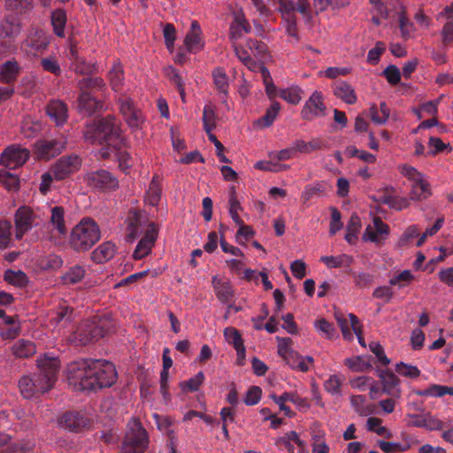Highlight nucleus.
<instances>
[{"label": "nucleus", "instance_id": "obj_1", "mask_svg": "<svg viewBox=\"0 0 453 453\" xmlns=\"http://www.w3.org/2000/svg\"><path fill=\"white\" fill-rule=\"evenodd\" d=\"M68 383L79 391H96L111 387L117 380L115 365L104 359H80L66 369Z\"/></svg>", "mask_w": 453, "mask_h": 453}, {"label": "nucleus", "instance_id": "obj_2", "mask_svg": "<svg viewBox=\"0 0 453 453\" xmlns=\"http://www.w3.org/2000/svg\"><path fill=\"white\" fill-rule=\"evenodd\" d=\"M59 371L57 358L37 359L36 371L23 375L18 381L21 395L31 399L50 391L55 385Z\"/></svg>", "mask_w": 453, "mask_h": 453}, {"label": "nucleus", "instance_id": "obj_3", "mask_svg": "<svg viewBox=\"0 0 453 453\" xmlns=\"http://www.w3.org/2000/svg\"><path fill=\"white\" fill-rule=\"evenodd\" d=\"M113 321L107 316H96L82 321L70 334L69 342L76 346H86L104 337L113 329Z\"/></svg>", "mask_w": 453, "mask_h": 453}, {"label": "nucleus", "instance_id": "obj_4", "mask_svg": "<svg viewBox=\"0 0 453 453\" xmlns=\"http://www.w3.org/2000/svg\"><path fill=\"white\" fill-rule=\"evenodd\" d=\"M120 127L112 115L96 118L88 123L83 131L84 139L91 144H103L120 137Z\"/></svg>", "mask_w": 453, "mask_h": 453}, {"label": "nucleus", "instance_id": "obj_5", "mask_svg": "<svg viewBox=\"0 0 453 453\" xmlns=\"http://www.w3.org/2000/svg\"><path fill=\"white\" fill-rule=\"evenodd\" d=\"M99 239L100 230L96 221L84 219L73 227L70 245L76 251H85L94 246Z\"/></svg>", "mask_w": 453, "mask_h": 453}, {"label": "nucleus", "instance_id": "obj_6", "mask_svg": "<svg viewBox=\"0 0 453 453\" xmlns=\"http://www.w3.org/2000/svg\"><path fill=\"white\" fill-rule=\"evenodd\" d=\"M149 443L150 439L145 428L139 421L132 420L127 424L119 453H144Z\"/></svg>", "mask_w": 453, "mask_h": 453}, {"label": "nucleus", "instance_id": "obj_7", "mask_svg": "<svg viewBox=\"0 0 453 453\" xmlns=\"http://www.w3.org/2000/svg\"><path fill=\"white\" fill-rule=\"evenodd\" d=\"M66 143L67 140L62 134L39 140L35 143V154L39 159L50 160L59 155L65 149Z\"/></svg>", "mask_w": 453, "mask_h": 453}, {"label": "nucleus", "instance_id": "obj_8", "mask_svg": "<svg viewBox=\"0 0 453 453\" xmlns=\"http://www.w3.org/2000/svg\"><path fill=\"white\" fill-rule=\"evenodd\" d=\"M118 102L119 111L128 127L135 130L141 128L144 117L142 111L135 106L134 101L128 96H121Z\"/></svg>", "mask_w": 453, "mask_h": 453}, {"label": "nucleus", "instance_id": "obj_9", "mask_svg": "<svg viewBox=\"0 0 453 453\" xmlns=\"http://www.w3.org/2000/svg\"><path fill=\"white\" fill-rule=\"evenodd\" d=\"M67 58L70 61L71 69L78 74L88 76L92 75L96 71L94 64L88 62L81 56L77 42L71 39L69 40Z\"/></svg>", "mask_w": 453, "mask_h": 453}, {"label": "nucleus", "instance_id": "obj_10", "mask_svg": "<svg viewBox=\"0 0 453 453\" xmlns=\"http://www.w3.org/2000/svg\"><path fill=\"white\" fill-rule=\"evenodd\" d=\"M87 184L96 189L114 190L119 188L118 179L109 171L100 169L88 173L85 177Z\"/></svg>", "mask_w": 453, "mask_h": 453}, {"label": "nucleus", "instance_id": "obj_11", "mask_svg": "<svg viewBox=\"0 0 453 453\" xmlns=\"http://www.w3.org/2000/svg\"><path fill=\"white\" fill-rule=\"evenodd\" d=\"M326 107L324 104L323 95L319 91H314L305 102L301 111L303 119L311 121L319 117L326 116Z\"/></svg>", "mask_w": 453, "mask_h": 453}, {"label": "nucleus", "instance_id": "obj_12", "mask_svg": "<svg viewBox=\"0 0 453 453\" xmlns=\"http://www.w3.org/2000/svg\"><path fill=\"white\" fill-rule=\"evenodd\" d=\"M81 162V158L76 154L60 157L51 167L55 179L62 180L67 178L80 169Z\"/></svg>", "mask_w": 453, "mask_h": 453}, {"label": "nucleus", "instance_id": "obj_13", "mask_svg": "<svg viewBox=\"0 0 453 453\" xmlns=\"http://www.w3.org/2000/svg\"><path fill=\"white\" fill-rule=\"evenodd\" d=\"M29 157V151L27 149L14 145L6 148L0 157V163L9 169H16L23 165Z\"/></svg>", "mask_w": 453, "mask_h": 453}, {"label": "nucleus", "instance_id": "obj_14", "mask_svg": "<svg viewBox=\"0 0 453 453\" xmlns=\"http://www.w3.org/2000/svg\"><path fill=\"white\" fill-rule=\"evenodd\" d=\"M50 44L49 36L42 29H32L27 39L24 41L23 47L27 53L36 55L44 51Z\"/></svg>", "mask_w": 453, "mask_h": 453}, {"label": "nucleus", "instance_id": "obj_15", "mask_svg": "<svg viewBox=\"0 0 453 453\" xmlns=\"http://www.w3.org/2000/svg\"><path fill=\"white\" fill-rule=\"evenodd\" d=\"M35 219L36 215L33 210L27 206H21L16 211L14 220L17 239H21L27 232L32 229Z\"/></svg>", "mask_w": 453, "mask_h": 453}, {"label": "nucleus", "instance_id": "obj_16", "mask_svg": "<svg viewBox=\"0 0 453 453\" xmlns=\"http://www.w3.org/2000/svg\"><path fill=\"white\" fill-rule=\"evenodd\" d=\"M21 30L20 22L14 20L9 24L3 25L0 28V57L9 53L13 47V38Z\"/></svg>", "mask_w": 453, "mask_h": 453}, {"label": "nucleus", "instance_id": "obj_17", "mask_svg": "<svg viewBox=\"0 0 453 453\" xmlns=\"http://www.w3.org/2000/svg\"><path fill=\"white\" fill-rule=\"evenodd\" d=\"M378 377L381 383V393L393 397H401L400 379L390 370H378Z\"/></svg>", "mask_w": 453, "mask_h": 453}, {"label": "nucleus", "instance_id": "obj_18", "mask_svg": "<svg viewBox=\"0 0 453 453\" xmlns=\"http://www.w3.org/2000/svg\"><path fill=\"white\" fill-rule=\"evenodd\" d=\"M388 234L389 226L380 217H374L373 226H366L362 238L365 242L379 244L386 240Z\"/></svg>", "mask_w": 453, "mask_h": 453}, {"label": "nucleus", "instance_id": "obj_19", "mask_svg": "<svg viewBox=\"0 0 453 453\" xmlns=\"http://www.w3.org/2000/svg\"><path fill=\"white\" fill-rule=\"evenodd\" d=\"M59 426L71 432L78 433L90 425L89 418L77 411L65 412L59 418Z\"/></svg>", "mask_w": 453, "mask_h": 453}, {"label": "nucleus", "instance_id": "obj_20", "mask_svg": "<svg viewBox=\"0 0 453 453\" xmlns=\"http://www.w3.org/2000/svg\"><path fill=\"white\" fill-rule=\"evenodd\" d=\"M157 237V229L154 224H150L145 234L139 241L134 251L133 257L139 260L146 257L150 251Z\"/></svg>", "mask_w": 453, "mask_h": 453}, {"label": "nucleus", "instance_id": "obj_21", "mask_svg": "<svg viewBox=\"0 0 453 453\" xmlns=\"http://www.w3.org/2000/svg\"><path fill=\"white\" fill-rule=\"evenodd\" d=\"M394 188L387 187L383 190L379 191V194L374 197V201L379 203L387 204L389 208L401 211L409 206V202L404 197L395 196L392 195Z\"/></svg>", "mask_w": 453, "mask_h": 453}, {"label": "nucleus", "instance_id": "obj_22", "mask_svg": "<svg viewBox=\"0 0 453 453\" xmlns=\"http://www.w3.org/2000/svg\"><path fill=\"white\" fill-rule=\"evenodd\" d=\"M35 7V0H4V9L13 16L12 21L19 17L28 15Z\"/></svg>", "mask_w": 453, "mask_h": 453}, {"label": "nucleus", "instance_id": "obj_23", "mask_svg": "<svg viewBox=\"0 0 453 453\" xmlns=\"http://www.w3.org/2000/svg\"><path fill=\"white\" fill-rule=\"evenodd\" d=\"M201 28L196 20L191 23L190 30L187 33L184 44L189 53H196L203 49L204 43L201 37Z\"/></svg>", "mask_w": 453, "mask_h": 453}, {"label": "nucleus", "instance_id": "obj_24", "mask_svg": "<svg viewBox=\"0 0 453 453\" xmlns=\"http://www.w3.org/2000/svg\"><path fill=\"white\" fill-rule=\"evenodd\" d=\"M270 398L274 401L276 404H278L280 411H284L287 417H293L294 413L291 411L290 407L285 404V402H291L298 406L304 405L305 400L301 398L296 394L284 392L281 395L278 396L275 394H271Z\"/></svg>", "mask_w": 453, "mask_h": 453}, {"label": "nucleus", "instance_id": "obj_25", "mask_svg": "<svg viewBox=\"0 0 453 453\" xmlns=\"http://www.w3.org/2000/svg\"><path fill=\"white\" fill-rule=\"evenodd\" d=\"M77 88H79L80 94L93 95L96 92L104 90L106 84L101 77H91L88 75V77L78 81Z\"/></svg>", "mask_w": 453, "mask_h": 453}, {"label": "nucleus", "instance_id": "obj_26", "mask_svg": "<svg viewBox=\"0 0 453 453\" xmlns=\"http://www.w3.org/2000/svg\"><path fill=\"white\" fill-rule=\"evenodd\" d=\"M78 108L81 111L92 115L103 110L104 103L96 99L94 95L82 93L78 96Z\"/></svg>", "mask_w": 453, "mask_h": 453}, {"label": "nucleus", "instance_id": "obj_27", "mask_svg": "<svg viewBox=\"0 0 453 453\" xmlns=\"http://www.w3.org/2000/svg\"><path fill=\"white\" fill-rule=\"evenodd\" d=\"M46 112L57 126L63 125L67 119V106L60 100L50 101L46 107Z\"/></svg>", "mask_w": 453, "mask_h": 453}, {"label": "nucleus", "instance_id": "obj_28", "mask_svg": "<svg viewBox=\"0 0 453 453\" xmlns=\"http://www.w3.org/2000/svg\"><path fill=\"white\" fill-rule=\"evenodd\" d=\"M20 65L15 59L8 60L0 66V81L12 85L20 73Z\"/></svg>", "mask_w": 453, "mask_h": 453}, {"label": "nucleus", "instance_id": "obj_29", "mask_svg": "<svg viewBox=\"0 0 453 453\" xmlns=\"http://www.w3.org/2000/svg\"><path fill=\"white\" fill-rule=\"evenodd\" d=\"M334 94L348 104H354L357 99L353 87L343 81H337L334 83Z\"/></svg>", "mask_w": 453, "mask_h": 453}, {"label": "nucleus", "instance_id": "obj_30", "mask_svg": "<svg viewBox=\"0 0 453 453\" xmlns=\"http://www.w3.org/2000/svg\"><path fill=\"white\" fill-rule=\"evenodd\" d=\"M50 224L58 236H65L67 229L65 224V209L62 206H54L50 208Z\"/></svg>", "mask_w": 453, "mask_h": 453}, {"label": "nucleus", "instance_id": "obj_31", "mask_svg": "<svg viewBox=\"0 0 453 453\" xmlns=\"http://www.w3.org/2000/svg\"><path fill=\"white\" fill-rule=\"evenodd\" d=\"M12 352L17 358H28L36 353V347L30 340L19 339L12 345Z\"/></svg>", "mask_w": 453, "mask_h": 453}, {"label": "nucleus", "instance_id": "obj_32", "mask_svg": "<svg viewBox=\"0 0 453 453\" xmlns=\"http://www.w3.org/2000/svg\"><path fill=\"white\" fill-rule=\"evenodd\" d=\"M294 148L296 152L300 153H311L314 150H325L328 148V144L326 142L315 138L310 142H305L303 140H296L294 142Z\"/></svg>", "mask_w": 453, "mask_h": 453}, {"label": "nucleus", "instance_id": "obj_33", "mask_svg": "<svg viewBox=\"0 0 453 453\" xmlns=\"http://www.w3.org/2000/svg\"><path fill=\"white\" fill-rule=\"evenodd\" d=\"M115 254V245L111 242H105L98 246L91 254V258L97 264L110 260Z\"/></svg>", "mask_w": 453, "mask_h": 453}, {"label": "nucleus", "instance_id": "obj_34", "mask_svg": "<svg viewBox=\"0 0 453 453\" xmlns=\"http://www.w3.org/2000/svg\"><path fill=\"white\" fill-rule=\"evenodd\" d=\"M212 284L215 294L222 303H227L234 296V290L231 284L227 281H222L213 277Z\"/></svg>", "mask_w": 453, "mask_h": 453}, {"label": "nucleus", "instance_id": "obj_35", "mask_svg": "<svg viewBox=\"0 0 453 453\" xmlns=\"http://www.w3.org/2000/svg\"><path fill=\"white\" fill-rule=\"evenodd\" d=\"M66 21L67 18L65 10L57 9L51 12L50 23L53 27V32L58 37H65Z\"/></svg>", "mask_w": 453, "mask_h": 453}, {"label": "nucleus", "instance_id": "obj_36", "mask_svg": "<svg viewBox=\"0 0 453 453\" xmlns=\"http://www.w3.org/2000/svg\"><path fill=\"white\" fill-rule=\"evenodd\" d=\"M320 261L323 262L327 266V268L332 269L349 267L354 259L351 256L347 254H341L338 256H323L320 257Z\"/></svg>", "mask_w": 453, "mask_h": 453}, {"label": "nucleus", "instance_id": "obj_37", "mask_svg": "<svg viewBox=\"0 0 453 453\" xmlns=\"http://www.w3.org/2000/svg\"><path fill=\"white\" fill-rule=\"evenodd\" d=\"M213 82L219 93L223 95L222 100H226L228 95V77L222 68H216L212 72Z\"/></svg>", "mask_w": 453, "mask_h": 453}, {"label": "nucleus", "instance_id": "obj_38", "mask_svg": "<svg viewBox=\"0 0 453 453\" xmlns=\"http://www.w3.org/2000/svg\"><path fill=\"white\" fill-rule=\"evenodd\" d=\"M280 110V104L278 102H273L271 106L266 110L265 114L255 121V125L260 128H265L271 127L276 119L279 111Z\"/></svg>", "mask_w": 453, "mask_h": 453}, {"label": "nucleus", "instance_id": "obj_39", "mask_svg": "<svg viewBox=\"0 0 453 453\" xmlns=\"http://www.w3.org/2000/svg\"><path fill=\"white\" fill-rule=\"evenodd\" d=\"M431 196L429 184L424 180L416 181L411 185V190L410 193V198L415 201H422L428 198Z\"/></svg>", "mask_w": 453, "mask_h": 453}, {"label": "nucleus", "instance_id": "obj_40", "mask_svg": "<svg viewBox=\"0 0 453 453\" xmlns=\"http://www.w3.org/2000/svg\"><path fill=\"white\" fill-rule=\"evenodd\" d=\"M344 378L337 374L330 375L329 378L324 382L325 390L332 396H342V386Z\"/></svg>", "mask_w": 453, "mask_h": 453}, {"label": "nucleus", "instance_id": "obj_41", "mask_svg": "<svg viewBox=\"0 0 453 453\" xmlns=\"http://www.w3.org/2000/svg\"><path fill=\"white\" fill-rule=\"evenodd\" d=\"M4 280L15 287L18 288H23L25 287L28 282V278L27 274L19 270V271H13L12 269H8L4 272Z\"/></svg>", "mask_w": 453, "mask_h": 453}, {"label": "nucleus", "instance_id": "obj_42", "mask_svg": "<svg viewBox=\"0 0 453 453\" xmlns=\"http://www.w3.org/2000/svg\"><path fill=\"white\" fill-rule=\"evenodd\" d=\"M415 393L420 396L441 397L445 395H453V387L433 384L424 390H418Z\"/></svg>", "mask_w": 453, "mask_h": 453}, {"label": "nucleus", "instance_id": "obj_43", "mask_svg": "<svg viewBox=\"0 0 453 453\" xmlns=\"http://www.w3.org/2000/svg\"><path fill=\"white\" fill-rule=\"evenodd\" d=\"M157 178V176L153 177L145 197V201L152 206L157 205L161 198L162 188Z\"/></svg>", "mask_w": 453, "mask_h": 453}, {"label": "nucleus", "instance_id": "obj_44", "mask_svg": "<svg viewBox=\"0 0 453 453\" xmlns=\"http://www.w3.org/2000/svg\"><path fill=\"white\" fill-rule=\"evenodd\" d=\"M110 85L111 88L119 92L122 89L124 81V72L119 64H116L112 66L108 73Z\"/></svg>", "mask_w": 453, "mask_h": 453}, {"label": "nucleus", "instance_id": "obj_45", "mask_svg": "<svg viewBox=\"0 0 453 453\" xmlns=\"http://www.w3.org/2000/svg\"><path fill=\"white\" fill-rule=\"evenodd\" d=\"M371 357H353L345 360V365L354 372H365L372 368Z\"/></svg>", "mask_w": 453, "mask_h": 453}, {"label": "nucleus", "instance_id": "obj_46", "mask_svg": "<svg viewBox=\"0 0 453 453\" xmlns=\"http://www.w3.org/2000/svg\"><path fill=\"white\" fill-rule=\"evenodd\" d=\"M40 65L44 72L50 73L54 76H60L62 69L58 59L55 56H48L42 58L40 60Z\"/></svg>", "mask_w": 453, "mask_h": 453}, {"label": "nucleus", "instance_id": "obj_47", "mask_svg": "<svg viewBox=\"0 0 453 453\" xmlns=\"http://www.w3.org/2000/svg\"><path fill=\"white\" fill-rule=\"evenodd\" d=\"M85 276V269L81 265H73L63 275L62 279L65 284H76Z\"/></svg>", "mask_w": 453, "mask_h": 453}, {"label": "nucleus", "instance_id": "obj_48", "mask_svg": "<svg viewBox=\"0 0 453 453\" xmlns=\"http://www.w3.org/2000/svg\"><path fill=\"white\" fill-rule=\"evenodd\" d=\"M302 89L298 87H290L280 89L278 93L279 96L291 104H298L302 99Z\"/></svg>", "mask_w": 453, "mask_h": 453}, {"label": "nucleus", "instance_id": "obj_49", "mask_svg": "<svg viewBox=\"0 0 453 453\" xmlns=\"http://www.w3.org/2000/svg\"><path fill=\"white\" fill-rule=\"evenodd\" d=\"M203 124L206 133L212 132L216 127V114L211 105H205L203 111Z\"/></svg>", "mask_w": 453, "mask_h": 453}, {"label": "nucleus", "instance_id": "obj_50", "mask_svg": "<svg viewBox=\"0 0 453 453\" xmlns=\"http://www.w3.org/2000/svg\"><path fill=\"white\" fill-rule=\"evenodd\" d=\"M365 396L357 395L350 397V403L355 411L360 416H368L372 413V410L369 406L365 404Z\"/></svg>", "mask_w": 453, "mask_h": 453}, {"label": "nucleus", "instance_id": "obj_51", "mask_svg": "<svg viewBox=\"0 0 453 453\" xmlns=\"http://www.w3.org/2000/svg\"><path fill=\"white\" fill-rule=\"evenodd\" d=\"M414 280V276L410 270H403L399 274L393 276L389 280L391 286H398L399 288H404Z\"/></svg>", "mask_w": 453, "mask_h": 453}, {"label": "nucleus", "instance_id": "obj_52", "mask_svg": "<svg viewBox=\"0 0 453 453\" xmlns=\"http://www.w3.org/2000/svg\"><path fill=\"white\" fill-rule=\"evenodd\" d=\"M236 57L251 71H255L258 67V64L253 59L249 52L241 46L234 48Z\"/></svg>", "mask_w": 453, "mask_h": 453}, {"label": "nucleus", "instance_id": "obj_53", "mask_svg": "<svg viewBox=\"0 0 453 453\" xmlns=\"http://www.w3.org/2000/svg\"><path fill=\"white\" fill-rule=\"evenodd\" d=\"M315 328L328 339H333L335 336L336 331L334 326L325 319H320L315 321Z\"/></svg>", "mask_w": 453, "mask_h": 453}, {"label": "nucleus", "instance_id": "obj_54", "mask_svg": "<svg viewBox=\"0 0 453 453\" xmlns=\"http://www.w3.org/2000/svg\"><path fill=\"white\" fill-rule=\"evenodd\" d=\"M395 372L404 377L417 378L420 374V371L417 366L405 364L403 362L397 363L395 365Z\"/></svg>", "mask_w": 453, "mask_h": 453}, {"label": "nucleus", "instance_id": "obj_55", "mask_svg": "<svg viewBox=\"0 0 453 453\" xmlns=\"http://www.w3.org/2000/svg\"><path fill=\"white\" fill-rule=\"evenodd\" d=\"M204 380V374L203 372H197L194 377L190 378L186 381L180 382V387L183 390L195 392L198 390L199 387Z\"/></svg>", "mask_w": 453, "mask_h": 453}, {"label": "nucleus", "instance_id": "obj_56", "mask_svg": "<svg viewBox=\"0 0 453 453\" xmlns=\"http://www.w3.org/2000/svg\"><path fill=\"white\" fill-rule=\"evenodd\" d=\"M35 449V442L29 440L18 441L9 447L11 453H32Z\"/></svg>", "mask_w": 453, "mask_h": 453}, {"label": "nucleus", "instance_id": "obj_57", "mask_svg": "<svg viewBox=\"0 0 453 453\" xmlns=\"http://www.w3.org/2000/svg\"><path fill=\"white\" fill-rule=\"evenodd\" d=\"M224 336L226 342L231 344L234 349L240 348L244 345L242 335L239 331L234 327H226L224 330Z\"/></svg>", "mask_w": 453, "mask_h": 453}, {"label": "nucleus", "instance_id": "obj_58", "mask_svg": "<svg viewBox=\"0 0 453 453\" xmlns=\"http://www.w3.org/2000/svg\"><path fill=\"white\" fill-rule=\"evenodd\" d=\"M165 43L168 50L172 51L176 40V30L173 24L166 23L163 29Z\"/></svg>", "mask_w": 453, "mask_h": 453}, {"label": "nucleus", "instance_id": "obj_59", "mask_svg": "<svg viewBox=\"0 0 453 453\" xmlns=\"http://www.w3.org/2000/svg\"><path fill=\"white\" fill-rule=\"evenodd\" d=\"M12 225L8 221H0V249L8 247L11 242Z\"/></svg>", "mask_w": 453, "mask_h": 453}, {"label": "nucleus", "instance_id": "obj_60", "mask_svg": "<svg viewBox=\"0 0 453 453\" xmlns=\"http://www.w3.org/2000/svg\"><path fill=\"white\" fill-rule=\"evenodd\" d=\"M355 285L359 288H368L373 282V275L368 273H351Z\"/></svg>", "mask_w": 453, "mask_h": 453}, {"label": "nucleus", "instance_id": "obj_61", "mask_svg": "<svg viewBox=\"0 0 453 453\" xmlns=\"http://www.w3.org/2000/svg\"><path fill=\"white\" fill-rule=\"evenodd\" d=\"M399 27L401 30L402 37L407 40L411 37V33L414 31V25L405 16L404 12L399 15Z\"/></svg>", "mask_w": 453, "mask_h": 453}, {"label": "nucleus", "instance_id": "obj_62", "mask_svg": "<svg viewBox=\"0 0 453 453\" xmlns=\"http://www.w3.org/2000/svg\"><path fill=\"white\" fill-rule=\"evenodd\" d=\"M383 75L391 85H396L401 81V73L397 66L389 65L383 71Z\"/></svg>", "mask_w": 453, "mask_h": 453}, {"label": "nucleus", "instance_id": "obj_63", "mask_svg": "<svg viewBox=\"0 0 453 453\" xmlns=\"http://www.w3.org/2000/svg\"><path fill=\"white\" fill-rule=\"evenodd\" d=\"M262 389L257 386H252L248 389L243 401L248 406L255 405L260 401Z\"/></svg>", "mask_w": 453, "mask_h": 453}, {"label": "nucleus", "instance_id": "obj_64", "mask_svg": "<svg viewBox=\"0 0 453 453\" xmlns=\"http://www.w3.org/2000/svg\"><path fill=\"white\" fill-rule=\"evenodd\" d=\"M73 310L70 308L68 305H61L58 308L55 313V317L53 318L57 323H60L63 321H71L73 319Z\"/></svg>", "mask_w": 453, "mask_h": 453}]
</instances>
